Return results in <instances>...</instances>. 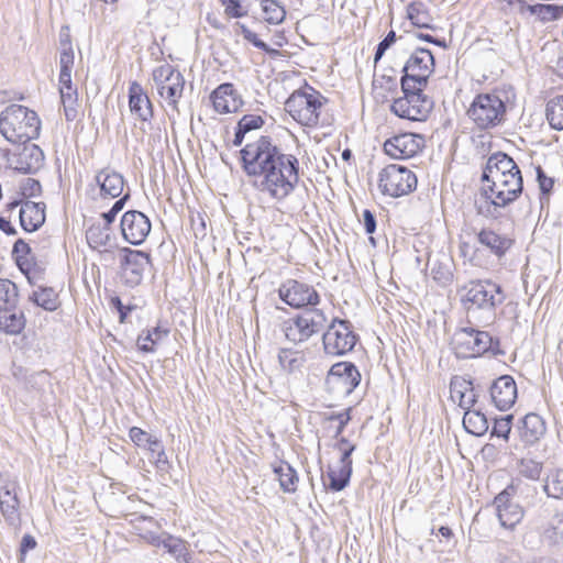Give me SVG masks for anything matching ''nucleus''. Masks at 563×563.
<instances>
[{"mask_svg":"<svg viewBox=\"0 0 563 563\" xmlns=\"http://www.w3.org/2000/svg\"><path fill=\"white\" fill-rule=\"evenodd\" d=\"M483 191L492 205L506 207L522 191V177L515 161L498 152L487 159L483 176Z\"/></svg>","mask_w":563,"mask_h":563,"instance_id":"f257e3e1","label":"nucleus"},{"mask_svg":"<svg viewBox=\"0 0 563 563\" xmlns=\"http://www.w3.org/2000/svg\"><path fill=\"white\" fill-rule=\"evenodd\" d=\"M298 180V159L278 150L261 179V186L273 198L282 200L294 190Z\"/></svg>","mask_w":563,"mask_h":563,"instance_id":"f03ea898","label":"nucleus"},{"mask_svg":"<svg viewBox=\"0 0 563 563\" xmlns=\"http://www.w3.org/2000/svg\"><path fill=\"white\" fill-rule=\"evenodd\" d=\"M41 121L33 110L11 104L0 114V132L11 143H27L38 136Z\"/></svg>","mask_w":563,"mask_h":563,"instance_id":"7ed1b4c3","label":"nucleus"},{"mask_svg":"<svg viewBox=\"0 0 563 563\" xmlns=\"http://www.w3.org/2000/svg\"><path fill=\"white\" fill-rule=\"evenodd\" d=\"M324 103L325 98L319 91L306 86L290 95L285 109L301 125L317 126L323 123Z\"/></svg>","mask_w":563,"mask_h":563,"instance_id":"20e7f679","label":"nucleus"},{"mask_svg":"<svg viewBox=\"0 0 563 563\" xmlns=\"http://www.w3.org/2000/svg\"><path fill=\"white\" fill-rule=\"evenodd\" d=\"M328 317L322 309L309 308L285 320L282 331L287 341L298 345L325 329Z\"/></svg>","mask_w":563,"mask_h":563,"instance_id":"39448f33","label":"nucleus"},{"mask_svg":"<svg viewBox=\"0 0 563 563\" xmlns=\"http://www.w3.org/2000/svg\"><path fill=\"white\" fill-rule=\"evenodd\" d=\"M506 299L501 286L490 279L472 280L464 296L467 312L484 310L495 317V309Z\"/></svg>","mask_w":563,"mask_h":563,"instance_id":"423d86ee","label":"nucleus"},{"mask_svg":"<svg viewBox=\"0 0 563 563\" xmlns=\"http://www.w3.org/2000/svg\"><path fill=\"white\" fill-rule=\"evenodd\" d=\"M454 342L464 357H476L487 352H492L494 355L505 354L499 347L498 338H493L488 332L472 327L460 329L454 335Z\"/></svg>","mask_w":563,"mask_h":563,"instance_id":"0eeeda50","label":"nucleus"},{"mask_svg":"<svg viewBox=\"0 0 563 563\" xmlns=\"http://www.w3.org/2000/svg\"><path fill=\"white\" fill-rule=\"evenodd\" d=\"M467 114L479 129H489L501 123L506 106L498 93H479L471 103Z\"/></svg>","mask_w":563,"mask_h":563,"instance_id":"6e6552de","label":"nucleus"},{"mask_svg":"<svg viewBox=\"0 0 563 563\" xmlns=\"http://www.w3.org/2000/svg\"><path fill=\"white\" fill-rule=\"evenodd\" d=\"M356 342L357 335L346 319L333 318L322 333L323 350L328 355H344L354 349Z\"/></svg>","mask_w":563,"mask_h":563,"instance_id":"1a4fd4ad","label":"nucleus"},{"mask_svg":"<svg viewBox=\"0 0 563 563\" xmlns=\"http://www.w3.org/2000/svg\"><path fill=\"white\" fill-rule=\"evenodd\" d=\"M278 148L272 143L271 137L261 136L258 140L247 143L241 150V158L245 173L250 176L263 177Z\"/></svg>","mask_w":563,"mask_h":563,"instance_id":"9d476101","label":"nucleus"},{"mask_svg":"<svg viewBox=\"0 0 563 563\" xmlns=\"http://www.w3.org/2000/svg\"><path fill=\"white\" fill-rule=\"evenodd\" d=\"M118 257L122 283L130 288L139 286L145 271L151 265L150 254L140 250L121 247L118 250Z\"/></svg>","mask_w":563,"mask_h":563,"instance_id":"9b49d317","label":"nucleus"},{"mask_svg":"<svg viewBox=\"0 0 563 563\" xmlns=\"http://www.w3.org/2000/svg\"><path fill=\"white\" fill-rule=\"evenodd\" d=\"M152 79L158 95L175 108L185 87L181 73L169 64H163L153 69Z\"/></svg>","mask_w":563,"mask_h":563,"instance_id":"f8f14e48","label":"nucleus"},{"mask_svg":"<svg viewBox=\"0 0 563 563\" xmlns=\"http://www.w3.org/2000/svg\"><path fill=\"white\" fill-rule=\"evenodd\" d=\"M416 186V175L404 166L391 164L379 174V187L384 194L390 197L408 195Z\"/></svg>","mask_w":563,"mask_h":563,"instance_id":"ddd939ff","label":"nucleus"},{"mask_svg":"<svg viewBox=\"0 0 563 563\" xmlns=\"http://www.w3.org/2000/svg\"><path fill=\"white\" fill-rule=\"evenodd\" d=\"M278 295L280 300L294 309L317 308L320 303V295L312 285L296 279L284 282Z\"/></svg>","mask_w":563,"mask_h":563,"instance_id":"4468645a","label":"nucleus"},{"mask_svg":"<svg viewBox=\"0 0 563 563\" xmlns=\"http://www.w3.org/2000/svg\"><path fill=\"white\" fill-rule=\"evenodd\" d=\"M97 185L99 186L100 199L112 200L119 198L109 211H121L130 198L129 192L124 191V179L123 176L114 170L104 169L98 173L96 176Z\"/></svg>","mask_w":563,"mask_h":563,"instance_id":"2eb2a0df","label":"nucleus"},{"mask_svg":"<svg viewBox=\"0 0 563 563\" xmlns=\"http://www.w3.org/2000/svg\"><path fill=\"white\" fill-rule=\"evenodd\" d=\"M86 240L88 245L98 251L102 261L113 258V250L117 247V238L111 228H106L95 221V218L85 219Z\"/></svg>","mask_w":563,"mask_h":563,"instance_id":"dca6fc26","label":"nucleus"},{"mask_svg":"<svg viewBox=\"0 0 563 563\" xmlns=\"http://www.w3.org/2000/svg\"><path fill=\"white\" fill-rule=\"evenodd\" d=\"M431 108L432 102L422 93H407L391 104V111L396 115L411 121L426 120Z\"/></svg>","mask_w":563,"mask_h":563,"instance_id":"f3484780","label":"nucleus"},{"mask_svg":"<svg viewBox=\"0 0 563 563\" xmlns=\"http://www.w3.org/2000/svg\"><path fill=\"white\" fill-rule=\"evenodd\" d=\"M514 493L515 486L509 485L494 499L499 522L507 529H514L525 516L523 508L511 498Z\"/></svg>","mask_w":563,"mask_h":563,"instance_id":"a211bd4d","label":"nucleus"},{"mask_svg":"<svg viewBox=\"0 0 563 563\" xmlns=\"http://www.w3.org/2000/svg\"><path fill=\"white\" fill-rule=\"evenodd\" d=\"M424 145L421 135L404 133L396 135L384 143L385 153L396 159H405L418 154Z\"/></svg>","mask_w":563,"mask_h":563,"instance_id":"6ab92c4d","label":"nucleus"},{"mask_svg":"<svg viewBox=\"0 0 563 563\" xmlns=\"http://www.w3.org/2000/svg\"><path fill=\"white\" fill-rule=\"evenodd\" d=\"M71 70L73 66H70V60L68 57H64L62 60L58 82L60 102L64 108L65 117L68 121H71L76 118V107L78 101L77 89L74 88L71 84Z\"/></svg>","mask_w":563,"mask_h":563,"instance_id":"aec40b11","label":"nucleus"},{"mask_svg":"<svg viewBox=\"0 0 563 563\" xmlns=\"http://www.w3.org/2000/svg\"><path fill=\"white\" fill-rule=\"evenodd\" d=\"M0 510L9 526L16 527L20 525V500L16 494V483L3 477L0 479Z\"/></svg>","mask_w":563,"mask_h":563,"instance_id":"412c9836","label":"nucleus"},{"mask_svg":"<svg viewBox=\"0 0 563 563\" xmlns=\"http://www.w3.org/2000/svg\"><path fill=\"white\" fill-rule=\"evenodd\" d=\"M120 227L124 240L132 245L142 244L151 232L146 213H123Z\"/></svg>","mask_w":563,"mask_h":563,"instance_id":"4be33fe9","label":"nucleus"},{"mask_svg":"<svg viewBox=\"0 0 563 563\" xmlns=\"http://www.w3.org/2000/svg\"><path fill=\"white\" fill-rule=\"evenodd\" d=\"M494 406L501 411L512 407L517 399V385L512 376L501 375L496 378L489 388Z\"/></svg>","mask_w":563,"mask_h":563,"instance_id":"5701e85b","label":"nucleus"},{"mask_svg":"<svg viewBox=\"0 0 563 563\" xmlns=\"http://www.w3.org/2000/svg\"><path fill=\"white\" fill-rule=\"evenodd\" d=\"M210 99L213 109L220 113H233L239 111L244 101L239 91L230 82L221 84L211 93Z\"/></svg>","mask_w":563,"mask_h":563,"instance_id":"b1692460","label":"nucleus"},{"mask_svg":"<svg viewBox=\"0 0 563 563\" xmlns=\"http://www.w3.org/2000/svg\"><path fill=\"white\" fill-rule=\"evenodd\" d=\"M434 58L432 53L426 48L415 51L407 60L404 71L418 81L420 86H426L427 79L433 71Z\"/></svg>","mask_w":563,"mask_h":563,"instance_id":"393cba45","label":"nucleus"},{"mask_svg":"<svg viewBox=\"0 0 563 563\" xmlns=\"http://www.w3.org/2000/svg\"><path fill=\"white\" fill-rule=\"evenodd\" d=\"M510 12L529 11L530 14L537 16L541 22H550L563 16V5L558 4H526L522 0H505Z\"/></svg>","mask_w":563,"mask_h":563,"instance_id":"a878e982","label":"nucleus"},{"mask_svg":"<svg viewBox=\"0 0 563 563\" xmlns=\"http://www.w3.org/2000/svg\"><path fill=\"white\" fill-rule=\"evenodd\" d=\"M518 431L519 437L525 444L533 445L545 434V421L538 413H527L520 420Z\"/></svg>","mask_w":563,"mask_h":563,"instance_id":"bb28decb","label":"nucleus"},{"mask_svg":"<svg viewBox=\"0 0 563 563\" xmlns=\"http://www.w3.org/2000/svg\"><path fill=\"white\" fill-rule=\"evenodd\" d=\"M329 377L338 378L346 395H350L361 383V373L352 362H338L328 373Z\"/></svg>","mask_w":563,"mask_h":563,"instance_id":"cd10ccee","label":"nucleus"},{"mask_svg":"<svg viewBox=\"0 0 563 563\" xmlns=\"http://www.w3.org/2000/svg\"><path fill=\"white\" fill-rule=\"evenodd\" d=\"M43 161V151L37 145L25 144L16 154L13 168L23 174H32L41 168Z\"/></svg>","mask_w":563,"mask_h":563,"instance_id":"c85d7f7f","label":"nucleus"},{"mask_svg":"<svg viewBox=\"0 0 563 563\" xmlns=\"http://www.w3.org/2000/svg\"><path fill=\"white\" fill-rule=\"evenodd\" d=\"M129 106L131 113L141 121H148L153 115L152 103L142 86L136 81L130 85Z\"/></svg>","mask_w":563,"mask_h":563,"instance_id":"c756f323","label":"nucleus"},{"mask_svg":"<svg viewBox=\"0 0 563 563\" xmlns=\"http://www.w3.org/2000/svg\"><path fill=\"white\" fill-rule=\"evenodd\" d=\"M41 190L38 181L29 178L26 186L23 188L20 199L12 200L8 207L13 210L20 207L19 211H45L46 205L43 201H35L31 198L35 196V192Z\"/></svg>","mask_w":563,"mask_h":563,"instance_id":"7c9ffc66","label":"nucleus"},{"mask_svg":"<svg viewBox=\"0 0 563 563\" xmlns=\"http://www.w3.org/2000/svg\"><path fill=\"white\" fill-rule=\"evenodd\" d=\"M477 239L482 245L489 249L497 257H503L514 244L512 239L497 234L495 231L488 229H483L477 234Z\"/></svg>","mask_w":563,"mask_h":563,"instance_id":"2f4dec72","label":"nucleus"},{"mask_svg":"<svg viewBox=\"0 0 563 563\" xmlns=\"http://www.w3.org/2000/svg\"><path fill=\"white\" fill-rule=\"evenodd\" d=\"M273 472L277 476L280 489L286 494H294L297 490L299 481L297 471L286 461L273 465Z\"/></svg>","mask_w":563,"mask_h":563,"instance_id":"473e14b6","label":"nucleus"},{"mask_svg":"<svg viewBox=\"0 0 563 563\" xmlns=\"http://www.w3.org/2000/svg\"><path fill=\"white\" fill-rule=\"evenodd\" d=\"M463 427L467 433L482 437L488 431L489 423L486 415L481 409H472L464 411Z\"/></svg>","mask_w":563,"mask_h":563,"instance_id":"72a5a7b5","label":"nucleus"},{"mask_svg":"<svg viewBox=\"0 0 563 563\" xmlns=\"http://www.w3.org/2000/svg\"><path fill=\"white\" fill-rule=\"evenodd\" d=\"M169 334L168 328H162L156 325L152 329L143 331L139 334L136 344L141 352L143 353H153L155 352V345L161 343L164 339H166Z\"/></svg>","mask_w":563,"mask_h":563,"instance_id":"f704fd0d","label":"nucleus"},{"mask_svg":"<svg viewBox=\"0 0 563 563\" xmlns=\"http://www.w3.org/2000/svg\"><path fill=\"white\" fill-rule=\"evenodd\" d=\"M353 466L340 464L338 470L333 468L332 466H329L327 471V477L329 478V483H323L325 488L333 493L343 490L350 484Z\"/></svg>","mask_w":563,"mask_h":563,"instance_id":"c9c22d12","label":"nucleus"},{"mask_svg":"<svg viewBox=\"0 0 563 563\" xmlns=\"http://www.w3.org/2000/svg\"><path fill=\"white\" fill-rule=\"evenodd\" d=\"M29 300L49 312L57 310L59 307L57 292L54 288L47 286H38L37 290L29 296Z\"/></svg>","mask_w":563,"mask_h":563,"instance_id":"e433bc0d","label":"nucleus"},{"mask_svg":"<svg viewBox=\"0 0 563 563\" xmlns=\"http://www.w3.org/2000/svg\"><path fill=\"white\" fill-rule=\"evenodd\" d=\"M278 362L285 372L291 374L300 371L306 363V355L302 351L283 347L278 352Z\"/></svg>","mask_w":563,"mask_h":563,"instance_id":"4c0bfd02","label":"nucleus"},{"mask_svg":"<svg viewBox=\"0 0 563 563\" xmlns=\"http://www.w3.org/2000/svg\"><path fill=\"white\" fill-rule=\"evenodd\" d=\"M19 303L18 286L8 278H0V312L12 311Z\"/></svg>","mask_w":563,"mask_h":563,"instance_id":"58836bf2","label":"nucleus"},{"mask_svg":"<svg viewBox=\"0 0 563 563\" xmlns=\"http://www.w3.org/2000/svg\"><path fill=\"white\" fill-rule=\"evenodd\" d=\"M25 317L22 311H1L0 330L7 334H19L25 327Z\"/></svg>","mask_w":563,"mask_h":563,"instance_id":"ea45409f","label":"nucleus"},{"mask_svg":"<svg viewBox=\"0 0 563 563\" xmlns=\"http://www.w3.org/2000/svg\"><path fill=\"white\" fill-rule=\"evenodd\" d=\"M543 482V492L549 498L563 499L562 468H554L549 471Z\"/></svg>","mask_w":563,"mask_h":563,"instance_id":"a19ab883","label":"nucleus"},{"mask_svg":"<svg viewBox=\"0 0 563 563\" xmlns=\"http://www.w3.org/2000/svg\"><path fill=\"white\" fill-rule=\"evenodd\" d=\"M162 542L163 548L177 561H184L187 563L191 559L184 540L164 532Z\"/></svg>","mask_w":563,"mask_h":563,"instance_id":"79ce46f5","label":"nucleus"},{"mask_svg":"<svg viewBox=\"0 0 563 563\" xmlns=\"http://www.w3.org/2000/svg\"><path fill=\"white\" fill-rule=\"evenodd\" d=\"M264 125V119L257 114H245L239 123L234 135V145H241L246 133L260 130Z\"/></svg>","mask_w":563,"mask_h":563,"instance_id":"37998d69","label":"nucleus"},{"mask_svg":"<svg viewBox=\"0 0 563 563\" xmlns=\"http://www.w3.org/2000/svg\"><path fill=\"white\" fill-rule=\"evenodd\" d=\"M547 119L553 129L563 130V95H558L548 102Z\"/></svg>","mask_w":563,"mask_h":563,"instance_id":"c03bdc74","label":"nucleus"},{"mask_svg":"<svg viewBox=\"0 0 563 563\" xmlns=\"http://www.w3.org/2000/svg\"><path fill=\"white\" fill-rule=\"evenodd\" d=\"M430 275L441 287H446L453 282V272L450 263L433 261L430 267Z\"/></svg>","mask_w":563,"mask_h":563,"instance_id":"a18cd8bd","label":"nucleus"},{"mask_svg":"<svg viewBox=\"0 0 563 563\" xmlns=\"http://www.w3.org/2000/svg\"><path fill=\"white\" fill-rule=\"evenodd\" d=\"M264 19L271 24H280L286 16V10L276 0H262Z\"/></svg>","mask_w":563,"mask_h":563,"instance_id":"49530a36","label":"nucleus"},{"mask_svg":"<svg viewBox=\"0 0 563 563\" xmlns=\"http://www.w3.org/2000/svg\"><path fill=\"white\" fill-rule=\"evenodd\" d=\"M466 391H472V380L462 376H454L450 383L451 398L462 408V401L465 400Z\"/></svg>","mask_w":563,"mask_h":563,"instance_id":"de8ad7c7","label":"nucleus"},{"mask_svg":"<svg viewBox=\"0 0 563 563\" xmlns=\"http://www.w3.org/2000/svg\"><path fill=\"white\" fill-rule=\"evenodd\" d=\"M543 533L551 544H563V512H555Z\"/></svg>","mask_w":563,"mask_h":563,"instance_id":"09e8293b","label":"nucleus"},{"mask_svg":"<svg viewBox=\"0 0 563 563\" xmlns=\"http://www.w3.org/2000/svg\"><path fill=\"white\" fill-rule=\"evenodd\" d=\"M423 3L422 2H412L410 5H409V9H408V16L411 21V23L418 27H430L431 25V16L426 12V10L423 9Z\"/></svg>","mask_w":563,"mask_h":563,"instance_id":"8fccbe9b","label":"nucleus"},{"mask_svg":"<svg viewBox=\"0 0 563 563\" xmlns=\"http://www.w3.org/2000/svg\"><path fill=\"white\" fill-rule=\"evenodd\" d=\"M21 228L29 233L37 231L46 219V213H19Z\"/></svg>","mask_w":563,"mask_h":563,"instance_id":"3c124183","label":"nucleus"},{"mask_svg":"<svg viewBox=\"0 0 563 563\" xmlns=\"http://www.w3.org/2000/svg\"><path fill=\"white\" fill-rule=\"evenodd\" d=\"M512 415H506L500 418H495L494 423L492 427L490 435L503 438L504 440L509 439V434L511 431V424H512Z\"/></svg>","mask_w":563,"mask_h":563,"instance_id":"603ef678","label":"nucleus"},{"mask_svg":"<svg viewBox=\"0 0 563 563\" xmlns=\"http://www.w3.org/2000/svg\"><path fill=\"white\" fill-rule=\"evenodd\" d=\"M335 450L340 452V460L339 464L346 465V466H353L352 462V453L355 451L356 445L351 443L349 439L345 437H341L340 439H336L335 444L333 445Z\"/></svg>","mask_w":563,"mask_h":563,"instance_id":"864d4df0","label":"nucleus"},{"mask_svg":"<svg viewBox=\"0 0 563 563\" xmlns=\"http://www.w3.org/2000/svg\"><path fill=\"white\" fill-rule=\"evenodd\" d=\"M543 465L532 459H521L519 462V473L532 481L540 478Z\"/></svg>","mask_w":563,"mask_h":563,"instance_id":"5fc2aeb1","label":"nucleus"},{"mask_svg":"<svg viewBox=\"0 0 563 563\" xmlns=\"http://www.w3.org/2000/svg\"><path fill=\"white\" fill-rule=\"evenodd\" d=\"M59 43H60V56H59V65L62 66V60L64 57H68L70 60V66H74L75 55L74 49L70 42V35L68 33V30L60 32L59 35Z\"/></svg>","mask_w":563,"mask_h":563,"instance_id":"6e6d98bb","label":"nucleus"},{"mask_svg":"<svg viewBox=\"0 0 563 563\" xmlns=\"http://www.w3.org/2000/svg\"><path fill=\"white\" fill-rule=\"evenodd\" d=\"M131 441L139 448H145L146 444H156L152 441L153 435L139 427H132L129 430Z\"/></svg>","mask_w":563,"mask_h":563,"instance_id":"4d7b16f0","label":"nucleus"},{"mask_svg":"<svg viewBox=\"0 0 563 563\" xmlns=\"http://www.w3.org/2000/svg\"><path fill=\"white\" fill-rule=\"evenodd\" d=\"M328 419L338 421L339 424L335 429L334 438L340 439L342 432L351 420V408H347L341 412H333L329 416Z\"/></svg>","mask_w":563,"mask_h":563,"instance_id":"13d9d810","label":"nucleus"},{"mask_svg":"<svg viewBox=\"0 0 563 563\" xmlns=\"http://www.w3.org/2000/svg\"><path fill=\"white\" fill-rule=\"evenodd\" d=\"M47 373L44 371L31 373L24 384V387L29 390H40L47 382Z\"/></svg>","mask_w":563,"mask_h":563,"instance_id":"bf43d9fd","label":"nucleus"},{"mask_svg":"<svg viewBox=\"0 0 563 563\" xmlns=\"http://www.w3.org/2000/svg\"><path fill=\"white\" fill-rule=\"evenodd\" d=\"M537 179H538L539 188L541 190L542 196L548 195L554 185V180L552 178L548 177L541 167L537 168ZM543 208H544L543 197H541V209H543Z\"/></svg>","mask_w":563,"mask_h":563,"instance_id":"052dcab7","label":"nucleus"},{"mask_svg":"<svg viewBox=\"0 0 563 563\" xmlns=\"http://www.w3.org/2000/svg\"><path fill=\"white\" fill-rule=\"evenodd\" d=\"M150 460L154 463L158 472L168 473L169 468L172 467L166 455L165 448L161 449L156 454H154V457L150 456Z\"/></svg>","mask_w":563,"mask_h":563,"instance_id":"680f3d73","label":"nucleus"},{"mask_svg":"<svg viewBox=\"0 0 563 563\" xmlns=\"http://www.w3.org/2000/svg\"><path fill=\"white\" fill-rule=\"evenodd\" d=\"M31 254L30 245L22 239H18L12 247V257L14 261L29 258Z\"/></svg>","mask_w":563,"mask_h":563,"instance_id":"e2e57ef3","label":"nucleus"},{"mask_svg":"<svg viewBox=\"0 0 563 563\" xmlns=\"http://www.w3.org/2000/svg\"><path fill=\"white\" fill-rule=\"evenodd\" d=\"M422 87L418 84L416 79H413L410 74H406L401 79V89L407 96V93H421Z\"/></svg>","mask_w":563,"mask_h":563,"instance_id":"0e129e2a","label":"nucleus"},{"mask_svg":"<svg viewBox=\"0 0 563 563\" xmlns=\"http://www.w3.org/2000/svg\"><path fill=\"white\" fill-rule=\"evenodd\" d=\"M110 303L113 308L117 309L119 313V320L121 323L125 322L129 313L134 309L133 306L123 305L121 298L119 296H114L111 298Z\"/></svg>","mask_w":563,"mask_h":563,"instance_id":"69168bd1","label":"nucleus"},{"mask_svg":"<svg viewBox=\"0 0 563 563\" xmlns=\"http://www.w3.org/2000/svg\"><path fill=\"white\" fill-rule=\"evenodd\" d=\"M222 4L225 8V13L232 18H241L245 14L241 0H222Z\"/></svg>","mask_w":563,"mask_h":563,"instance_id":"338daca9","label":"nucleus"},{"mask_svg":"<svg viewBox=\"0 0 563 563\" xmlns=\"http://www.w3.org/2000/svg\"><path fill=\"white\" fill-rule=\"evenodd\" d=\"M396 41V33L394 31H390L386 37L378 44L377 51L375 53V63H377L385 52L395 43Z\"/></svg>","mask_w":563,"mask_h":563,"instance_id":"774afa93","label":"nucleus"}]
</instances>
